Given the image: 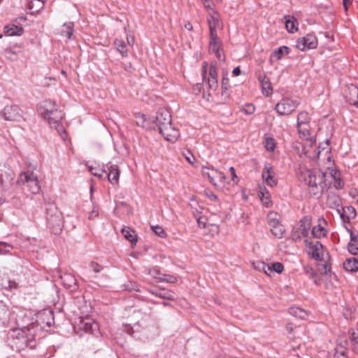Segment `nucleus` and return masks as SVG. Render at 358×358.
I'll return each instance as SVG.
<instances>
[{"mask_svg": "<svg viewBox=\"0 0 358 358\" xmlns=\"http://www.w3.org/2000/svg\"><path fill=\"white\" fill-rule=\"evenodd\" d=\"M134 117L136 124L145 131L164 134L174 130L171 127V116L166 108H159L155 117L147 118L145 115L140 113H135Z\"/></svg>", "mask_w": 358, "mask_h": 358, "instance_id": "nucleus-1", "label": "nucleus"}, {"mask_svg": "<svg viewBox=\"0 0 358 358\" xmlns=\"http://www.w3.org/2000/svg\"><path fill=\"white\" fill-rule=\"evenodd\" d=\"M40 329L38 324L31 323L22 328L10 330L9 336L12 339V348L20 352L26 349L36 348L38 346L36 334Z\"/></svg>", "mask_w": 358, "mask_h": 358, "instance_id": "nucleus-2", "label": "nucleus"}, {"mask_svg": "<svg viewBox=\"0 0 358 358\" xmlns=\"http://www.w3.org/2000/svg\"><path fill=\"white\" fill-rule=\"evenodd\" d=\"M38 113L41 117L48 121L51 127L56 129L58 134H66V131L61 124L63 113L58 109L55 101L48 99L41 102L38 106Z\"/></svg>", "mask_w": 358, "mask_h": 358, "instance_id": "nucleus-3", "label": "nucleus"}, {"mask_svg": "<svg viewBox=\"0 0 358 358\" xmlns=\"http://www.w3.org/2000/svg\"><path fill=\"white\" fill-rule=\"evenodd\" d=\"M325 175L320 171L309 169L301 172L300 180L308 186L309 192L314 196L322 194L326 188Z\"/></svg>", "mask_w": 358, "mask_h": 358, "instance_id": "nucleus-4", "label": "nucleus"}, {"mask_svg": "<svg viewBox=\"0 0 358 358\" xmlns=\"http://www.w3.org/2000/svg\"><path fill=\"white\" fill-rule=\"evenodd\" d=\"M201 171L203 176L207 178L215 187L222 189L226 186L227 178L222 172L213 167L204 166L201 167Z\"/></svg>", "mask_w": 358, "mask_h": 358, "instance_id": "nucleus-5", "label": "nucleus"}, {"mask_svg": "<svg viewBox=\"0 0 358 358\" xmlns=\"http://www.w3.org/2000/svg\"><path fill=\"white\" fill-rule=\"evenodd\" d=\"M17 182L20 185H26L31 194H37L41 189L38 177L33 172L25 171L21 173Z\"/></svg>", "mask_w": 358, "mask_h": 358, "instance_id": "nucleus-6", "label": "nucleus"}, {"mask_svg": "<svg viewBox=\"0 0 358 358\" xmlns=\"http://www.w3.org/2000/svg\"><path fill=\"white\" fill-rule=\"evenodd\" d=\"M47 222L48 227L55 234H59L63 227V218L60 211L56 208H52L47 210Z\"/></svg>", "mask_w": 358, "mask_h": 358, "instance_id": "nucleus-7", "label": "nucleus"}, {"mask_svg": "<svg viewBox=\"0 0 358 358\" xmlns=\"http://www.w3.org/2000/svg\"><path fill=\"white\" fill-rule=\"evenodd\" d=\"M306 250L308 256L317 261H322L324 259V250L322 243L318 241L306 238L304 241Z\"/></svg>", "mask_w": 358, "mask_h": 358, "instance_id": "nucleus-8", "label": "nucleus"}, {"mask_svg": "<svg viewBox=\"0 0 358 358\" xmlns=\"http://www.w3.org/2000/svg\"><path fill=\"white\" fill-rule=\"evenodd\" d=\"M299 105V102L297 100L283 98L276 103L275 110L280 116L289 115L295 111Z\"/></svg>", "mask_w": 358, "mask_h": 358, "instance_id": "nucleus-9", "label": "nucleus"}, {"mask_svg": "<svg viewBox=\"0 0 358 358\" xmlns=\"http://www.w3.org/2000/svg\"><path fill=\"white\" fill-rule=\"evenodd\" d=\"M0 119L20 122L24 120L23 112L16 105L7 106L0 112Z\"/></svg>", "mask_w": 358, "mask_h": 358, "instance_id": "nucleus-10", "label": "nucleus"}, {"mask_svg": "<svg viewBox=\"0 0 358 358\" xmlns=\"http://www.w3.org/2000/svg\"><path fill=\"white\" fill-rule=\"evenodd\" d=\"M317 45V37L312 34H308L305 36L299 38L296 41V48L301 50L305 51L309 49H314Z\"/></svg>", "mask_w": 358, "mask_h": 358, "instance_id": "nucleus-11", "label": "nucleus"}, {"mask_svg": "<svg viewBox=\"0 0 358 358\" xmlns=\"http://www.w3.org/2000/svg\"><path fill=\"white\" fill-rule=\"evenodd\" d=\"M316 143V136H299V140L294 143V148H301L304 153L310 152L309 148L313 147Z\"/></svg>", "mask_w": 358, "mask_h": 358, "instance_id": "nucleus-12", "label": "nucleus"}, {"mask_svg": "<svg viewBox=\"0 0 358 358\" xmlns=\"http://www.w3.org/2000/svg\"><path fill=\"white\" fill-rule=\"evenodd\" d=\"M78 326L85 333L97 336L99 332V324L90 318L80 319Z\"/></svg>", "mask_w": 358, "mask_h": 358, "instance_id": "nucleus-13", "label": "nucleus"}, {"mask_svg": "<svg viewBox=\"0 0 358 358\" xmlns=\"http://www.w3.org/2000/svg\"><path fill=\"white\" fill-rule=\"evenodd\" d=\"M309 121L310 117L307 112L302 111L298 114L297 128L299 134H309Z\"/></svg>", "mask_w": 358, "mask_h": 358, "instance_id": "nucleus-14", "label": "nucleus"}, {"mask_svg": "<svg viewBox=\"0 0 358 358\" xmlns=\"http://www.w3.org/2000/svg\"><path fill=\"white\" fill-rule=\"evenodd\" d=\"M259 270H262L266 275H271L273 273H281L284 270V266L280 262H275L271 265L265 264L264 262H257V267Z\"/></svg>", "mask_w": 358, "mask_h": 358, "instance_id": "nucleus-15", "label": "nucleus"}, {"mask_svg": "<svg viewBox=\"0 0 358 358\" xmlns=\"http://www.w3.org/2000/svg\"><path fill=\"white\" fill-rule=\"evenodd\" d=\"M327 222L324 217H319L317 220V224L313 227L311 229V234L314 238H321L324 237L327 233L325 227Z\"/></svg>", "mask_w": 358, "mask_h": 358, "instance_id": "nucleus-16", "label": "nucleus"}, {"mask_svg": "<svg viewBox=\"0 0 358 358\" xmlns=\"http://www.w3.org/2000/svg\"><path fill=\"white\" fill-rule=\"evenodd\" d=\"M274 171L268 163H266L262 171V176L266 184L273 187L277 185V180L274 178Z\"/></svg>", "mask_w": 358, "mask_h": 358, "instance_id": "nucleus-17", "label": "nucleus"}, {"mask_svg": "<svg viewBox=\"0 0 358 358\" xmlns=\"http://www.w3.org/2000/svg\"><path fill=\"white\" fill-rule=\"evenodd\" d=\"M337 213L343 222H350L356 217V210L351 206H341Z\"/></svg>", "mask_w": 358, "mask_h": 358, "instance_id": "nucleus-18", "label": "nucleus"}, {"mask_svg": "<svg viewBox=\"0 0 358 358\" xmlns=\"http://www.w3.org/2000/svg\"><path fill=\"white\" fill-rule=\"evenodd\" d=\"M210 29V42L209 50L210 51H217V48H220V41L217 35L215 26H212L209 21Z\"/></svg>", "mask_w": 358, "mask_h": 358, "instance_id": "nucleus-19", "label": "nucleus"}, {"mask_svg": "<svg viewBox=\"0 0 358 358\" xmlns=\"http://www.w3.org/2000/svg\"><path fill=\"white\" fill-rule=\"evenodd\" d=\"M342 199L341 198L334 192H329L327 196L326 204L332 209H336V211L341 207Z\"/></svg>", "mask_w": 358, "mask_h": 358, "instance_id": "nucleus-20", "label": "nucleus"}, {"mask_svg": "<svg viewBox=\"0 0 358 358\" xmlns=\"http://www.w3.org/2000/svg\"><path fill=\"white\" fill-rule=\"evenodd\" d=\"M208 88L215 91L217 87V71L215 65L210 64L208 69V78L207 80Z\"/></svg>", "mask_w": 358, "mask_h": 358, "instance_id": "nucleus-21", "label": "nucleus"}, {"mask_svg": "<svg viewBox=\"0 0 358 358\" xmlns=\"http://www.w3.org/2000/svg\"><path fill=\"white\" fill-rule=\"evenodd\" d=\"M24 33V28L14 24H9L3 27V34L6 36H20Z\"/></svg>", "mask_w": 358, "mask_h": 358, "instance_id": "nucleus-22", "label": "nucleus"}, {"mask_svg": "<svg viewBox=\"0 0 358 358\" xmlns=\"http://www.w3.org/2000/svg\"><path fill=\"white\" fill-rule=\"evenodd\" d=\"M258 80L261 84L263 94L266 96L271 95L273 87L269 78L265 75H260L258 76Z\"/></svg>", "mask_w": 358, "mask_h": 358, "instance_id": "nucleus-23", "label": "nucleus"}, {"mask_svg": "<svg viewBox=\"0 0 358 358\" xmlns=\"http://www.w3.org/2000/svg\"><path fill=\"white\" fill-rule=\"evenodd\" d=\"M311 229V218L303 217L299 222V231L303 237L308 238Z\"/></svg>", "mask_w": 358, "mask_h": 358, "instance_id": "nucleus-24", "label": "nucleus"}, {"mask_svg": "<svg viewBox=\"0 0 358 358\" xmlns=\"http://www.w3.org/2000/svg\"><path fill=\"white\" fill-rule=\"evenodd\" d=\"M290 52L289 47L283 45L273 51L270 56L269 61L273 63L275 61L280 60L284 55H288Z\"/></svg>", "mask_w": 358, "mask_h": 358, "instance_id": "nucleus-25", "label": "nucleus"}, {"mask_svg": "<svg viewBox=\"0 0 358 358\" xmlns=\"http://www.w3.org/2000/svg\"><path fill=\"white\" fill-rule=\"evenodd\" d=\"M61 280L66 288L71 289L72 290H76L78 288L76 279L70 273H64L61 275Z\"/></svg>", "mask_w": 358, "mask_h": 358, "instance_id": "nucleus-26", "label": "nucleus"}, {"mask_svg": "<svg viewBox=\"0 0 358 358\" xmlns=\"http://www.w3.org/2000/svg\"><path fill=\"white\" fill-rule=\"evenodd\" d=\"M350 235V241L348 243V251L354 255L358 254V234L353 233L352 230H348Z\"/></svg>", "mask_w": 358, "mask_h": 358, "instance_id": "nucleus-27", "label": "nucleus"}, {"mask_svg": "<svg viewBox=\"0 0 358 358\" xmlns=\"http://www.w3.org/2000/svg\"><path fill=\"white\" fill-rule=\"evenodd\" d=\"M38 317L41 320L42 323L45 324L48 327L52 326L54 322L53 312L51 310H44L40 312Z\"/></svg>", "mask_w": 358, "mask_h": 358, "instance_id": "nucleus-28", "label": "nucleus"}, {"mask_svg": "<svg viewBox=\"0 0 358 358\" xmlns=\"http://www.w3.org/2000/svg\"><path fill=\"white\" fill-rule=\"evenodd\" d=\"M259 196L266 207H270L272 205V200L269 192L267 191L265 187L259 186Z\"/></svg>", "mask_w": 358, "mask_h": 358, "instance_id": "nucleus-29", "label": "nucleus"}, {"mask_svg": "<svg viewBox=\"0 0 358 358\" xmlns=\"http://www.w3.org/2000/svg\"><path fill=\"white\" fill-rule=\"evenodd\" d=\"M106 176L111 184H117L120 177V171L117 166H110L109 168V173H106Z\"/></svg>", "mask_w": 358, "mask_h": 358, "instance_id": "nucleus-30", "label": "nucleus"}, {"mask_svg": "<svg viewBox=\"0 0 358 358\" xmlns=\"http://www.w3.org/2000/svg\"><path fill=\"white\" fill-rule=\"evenodd\" d=\"M74 24L72 22H65L62 26L60 34L66 38L67 40L71 39V36L73 33Z\"/></svg>", "mask_w": 358, "mask_h": 358, "instance_id": "nucleus-31", "label": "nucleus"}, {"mask_svg": "<svg viewBox=\"0 0 358 358\" xmlns=\"http://www.w3.org/2000/svg\"><path fill=\"white\" fill-rule=\"evenodd\" d=\"M322 152L326 154H329L331 152L329 139H326L324 142L320 143L315 149V155L317 157H319Z\"/></svg>", "mask_w": 358, "mask_h": 358, "instance_id": "nucleus-32", "label": "nucleus"}, {"mask_svg": "<svg viewBox=\"0 0 358 358\" xmlns=\"http://www.w3.org/2000/svg\"><path fill=\"white\" fill-rule=\"evenodd\" d=\"M330 175L334 179V187L338 189H342L344 187V182L340 178V172L336 169H331L330 171Z\"/></svg>", "mask_w": 358, "mask_h": 358, "instance_id": "nucleus-33", "label": "nucleus"}, {"mask_svg": "<svg viewBox=\"0 0 358 358\" xmlns=\"http://www.w3.org/2000/svg\"><path fill=\"white\" fill-rule=\"evenodd\" d=\"M344 268L350 272H356L358 271V259L355 258L347 259L343 263Z\"/></svg>", "mask_w": 358, "mask_h": 358, "instance_id": "nucleus-34", "label": "nucleus"}, {"mask_svg": "<svg viewBox=\"0 0 358 358\" xmlns=\"http://www.w3.org/2000/svg\"><path fill=\"white\" fill-rule=\"evenodd\" d=\"M267 223L269 227L280 224V215L274 211H270L266 217Z\"/></svg>", "mask_w": 358, "mask_h": 358, "instance_id": "nucleus-35", "label": "nucleus"}, {"mask_svg": "<svg viewBox=\"0 0 358 358\" xmlns=\"http://www.w3.org/2000/svg\"><path fill=\"white\" fill-rule=\"evenodd\" d=\"M289 313L294 317H298L301 320H305L308 316V313L305 310L299 307L291 308L289 309Z\"/></svg>", "mask_w": 358, "mask_h": 358, "instance_id": "nucleus-36", "label": "nucleus"}, {"mask_svg": "<svg viewBox=\"0 0 358 358\" xmlns=\"http://www.w3.org/2000/svg\"><path fill=\"white\" fill-rule=\"evenodd\" d=\"M271 234L277 238H282L285 231L284 227L280 224L270 227Z\"/></svg>", "mask_w": 358, "mask_h": 358, "instance_id": "nucleus-37", "label": "nucleus"}, {"mask_svg": "<svg viewBox=\"0 0 358 358\" xmlns=\"http://www.w3.org/2000/svg\"><path fill=\"white\" fill-rule=\"evenodd\" d=\"M350 94L352 97H350L348 101L350 104L358 106V88L355 86L352 85L349 87Z\"/></svg>", "mask_w": 358, "mask_h": 358, "instance_id": "nucleus-38", "label": "nucleus"}, {"mask_svg": "<svg viewBox=\"0 0 358 358\" xmlns=\"http://www.w3.org/2000/svg\"><path fill=\"white\" fill-rule=\"evenodd\" d=\"M117 50L123 57H127L128 55V51L127 49V45L124 41L120 39H115L114 42Z\"/></svg>", "mask_w": 358, "mask_h": 358, "instance_id": "nucleus-39", "label": "nucleus"}, {"mask_svg": "<svg viewBox=\"0 0 358 358\" xmlns=\"http://www.w3.org/2000/svg\"><path fill=\"white\" fill-rule=\"evenodd\" d=\"M350 342L351 350L354 353L358 355V331L351 334Z\"/></svg>", "mask_w": 358, "mask_h": 358, "instance_id": "nucleus-40", "label": "nucleus"}, {"mask_svg": "<svg viewBox=\"0 0 358 358\" xmlns=\"http://www.w3.org/2000/svg\"><path fill=\"white\" fill-rule=\"evenodd\" d=\"M134 233V231H131L129 227H124L122 229V234L124 238L131 243H136L137 241L136 236Z\"/></svg>", "mask_w": 358, "mask_h": 358, "instance_id": "nucleus-41", "label": "nucleus"}, {"mask_svg": "<svg viewBox=\"0 0 358 358\" xmlns=\"http://www.w3.org/2000/svg\"><path fill=\"white\" fill-rule=\"evenodd\" d=\"M347 354V349L342 345H338L334 350L333 358H348Z\"/></svg>", "mask_w": 358, "mask_h": 358, "instance_id": "nucleus-42", "label": "nucleus"}, {"mask_svg": "<svg viewBox=\"0 0 358 358\" xmlns=\"http://www.w3.org/2000/svg\"><path fill=\"white\" fill-rule=\"evenodd\" d=\"M12 178L7 173L0 175V189H4L11 184Z\"/></svg>", "mask_w": 358, "mask_h": 358, "instance_id": "nucleus-43", "label": "nucleus"}, {"mask_svg": "<svg viewBox=\"0 0 358 358\" xmlns=\"http://www.w3.org/2000/svg\"><path fill=\"white\" fill-rule=\"evenodd\" d=\"M264 145L266 150L273 152L275 148L276 143L274 138L271 136H268L265 138Z\"/></svg>", "mask_w": 358, "mask_h": 358, "instance_id": "nucleus-44", "label": "nucleus"}, {"mask_svg": "<svg viewBox=\"0 0 358 358\" xmlns=\"http://www.w3.org/2000/svg\"><path fill=\"white\" fill-rule=\"evenodd\" d=\"M8 317V309L2 303H0V325L4 324Z\"/></svg>", "mask_w": 358, "mask_h": 358, "instance_id": "nucleus-45", "label": "nucleus"}, {"mask_svg": "<svg viewBox=\"0 0 358 358\" xmlns=\"http://www.w3.org/2000/svg\"><path fill=\"white\" fill-rule=\"evenodd\" d=\"M44 6L43 1L42 0H32L30 1L29 8L31 10H34L33 12H38L42 9Z\"/></svg>", "mask_w": 358, "mask_h": 358, "instance_id": "nucleus-46", "label": "nucleus"}, {"mask_svg": "<svg viewBox=\"0 0 358 358\" xmlns=\"http://www.w3.org/2000/svg\"><path fill=\"white\" fill-rule=\"evenodd\" d=\"M89 171L94 176L102 178L106 174L105 169L88 166Z\"/></svg>", "mask_w": 358, "mask_h": 358, "instance_id": "nucleus-47", "label": "nucleus"}, {"mask_svg": "<svg viewBox=\"0 0 358 358\" xmlns=\"http://www.w3.org/2000/svg\"><path fill=\"white\" fill-rule=\"evenodd\" d=\"M303 271L310 278L313 280L314 282L316 285H319L320 282L315 278L316 276V273L315 272L314 269L310 266L305 265L303 266Z\"/></svg>", "mask_w": 358, "mask_h": 358, "instance_id": "nucleus-48", "label": "nucleus"}, {"mask_svg": "<svg viewBox=\"0 0 358 358\" xmlns=\"http://www.w3.org/2000/svg\"><path fill=\"white\" fill-rule=\"evenodd\" d=\"M152 294L162 299H173V294L171 291L161 290L159 292H152Z\"/></svg>", "mask_w": 358, "mask_h": 358, "instance_id": "nucleus-49", "label": "nucleus"}, {"mask_svg": "<svg viewBox=\"0 0 358 358\" xmlns=\"http://www.w3.org/2000/svg\"><path fill=\"white\" fill-rule=\"evenodd\" d=\"M285 27L289 32L293 33L297 30L296 20L294 19V17H292V19L286 20Z\"/></svg>", "mask_w": 358, "mask_h": 358, "instance_id": "nucleus-50", "label": "nucleus"}, {"mask_svg": "<svg viewBox=\"0 0 358 358\" xmlns=\"http://www.w3.org/2000/svg\"><path fill=\"white\" fill-rule=\"evenodd\" d=\"M183 156L185 157V159L191 164L194 165V162H196V159L192 152L189 150H187L182 152Z\"/></svg>", "mask_w": 358, "mask_h": 358, "instance_id": "nucleus-51", "label": "nucleus"}, {"mask_svg": "<svg viewBox=\"0 0 358 358\" xmlns=\"http://www.w3.org/2000/svg\"><path fill=\"white\" fill-rule=\"evenodd\" d=\"M151 229L156 235L159 236L161 238H164L166 235L164 229L159 225L151 226Z\"/></svg>", "mask_w": 358, "mask_h": 358, "instance_id": "nucleus-52", "label": "nucleus"}, {"mask_svg": "<svg viewBox=\"0 0 358 358\" xmlns=\"http://www.w3.org/2000/svg\"><path fill=\"white\" fill-rule=\"evenodd\" d=\"M89 266L95 273H100L103 269V267L101 265L93 261L89 264Z\"/></svg>", "mask_w": 358, "mask_h": 358, "instance_id": "nucleus-53", "label": "nucleus"}, {"mask_svg": "<svg viewBox=\"0 0 358 358\" xmlns=\"http://www.w3.org/2000/svg\"><path fill=\"white\" fill-rule=\"evenodd\" d=\"M255 110V107L252 104H246L241 108V111L247 115L252 114Z\"/></svg>", "mask_w": 358, "mask_h": 358, "instance_id": "nucleus-54", "label": "nucleus"}, {"mask_svg": "<svg viewBox=\"0 0 358 358\" xmlns=\"http://www.w3.org/2000/svg\"><path fill=\"white\" fill-rule=\"evenodd\" d=\"M229 78L227 77L223 76L222 79V95L224 94L226 91L229 89Z\"/></svg>", "mask_w": 358, "mask_h": 358, "instance_id": "nucleus-55", "label": "nucleus"}, {"mask_svg": "<svg viewBox=\"0 0 358 358\" xmlns=\"http://www.w3.org/2000/svg\"><path fill=\"white\" fill-rule=\"evenodd\" d=\"M208 220L205 217L199 216L197 217V223L200 228H205L207 224Z\"/></svg>", "mask_w": 358, "mask_h": 358, "instance_id": "nucleus-56", "label": "nucleus"}, {"mask_svg": "<svg viewBox=\"0 0 358 358\" xmlns=\"http://www.w3.org/2000/svg\"><path fill=\"white\" fill-rule=\"evenodd\" d=\"M11 248V245L5 242H0V254L9 253V250H3V248Z\"/></svg>", "mask_w": 358, "mask_h": 358, "instance_id": "nucleus-57", "label": "nucleus"}, {"mask_svg": "<svg viewBox=\"0 0 358 358\" xmlns=\"http://www.w3.org/2000/svg\"><path fill=\"white\" fill-rule=\"evenodd\" d=\"M166 279H162L163 281L169 283H175L177 281L176 277L171 275H165Z\"/></svg>", "mask_w": 358, "mask_h": 358, "instance_id": "nucleus-58", "label": "nucleus"}, {"mask_svg": "<svg viewBox=\"0 0 358 358\" xmlns=\"http://www.w3.org/2000/svg\"><path fill=\"white\" fill-rule=\"evenodd\" d=\"M207 71H208V64L206 62H203L202 63V78H203V80H206Z\"/></svg>", "mask_w": 358, "mask_h": 358, "instance_id": "nucleus-59", "label": "nucleus"}, {"mask_svg": "<svg viewBox=\"0 0 358 358\" xmlns=\"http://www.w3.org/2000/svg\"><path fill=\"white\" fill-rule=\"evenodd\" d=\"M322 270H320L321 273L323 274H327L328 272L330 271L331 267L330 265L327 263H324L322 265Z\"/></svg>", "mask_w": 358, "mask_h": 358, "instance_id": "nucleus-60", "label": "nucleus"}, {"mask_svg": "<svg viewBox=\"0 0 358 358\" xmlns=\"http://www.w3.org/2000/svg\"><path fill=\"white\" fill-rule=\"evenodd\" d=\"M164 139H166L167 141L173 143H176L178 139V136H166L164 137Z\"/></svg>", "mask_w": 358, "mask_h": 358, "instance_id": "nucleus-61", "label": "nucleus"}, {"mask_svg": "<svg viewBox=\"0 0 358 358\" xmlns=\"http://www.w3.org/2000/svg\"><path fill=\"white\" fill-rule=\"evenodd\" d=\"M99 212L96 209L94 208L90 213H89V219L92 220L95 217H98Z\"/></svg>", "mask_w": 358, "mask_h": 358, "instance_id": "nucleus-62", "label": "nucleus"}, {"mask_svg": "<svg viewBox=\"0 0 358 358\" xmlns=\"http://www.w3.org/2000/svg\"><path fill=\"white\" fill-rule=\"evenodd\" d=\"M134 41L135 40L133 36L129 34L127 35V42L129 45L132 46L134 43Z\"/></svg>", "mask_w": 358, "mask_h": 358, "instance_id": "nucleus-63", "label": "nucleus"}, {"mask_svg": "<svg viewBox=\"0 0 358 358\" xmlns=\"http://www.w3.org/2000/svg\"><path fill=\"white\" fill-rule=\"evenodd\" d=\"M232 74L234 76H238L241 74V69L238 66L235 67L232 71Z\"/></svg>", "mask_w": 358, "mask_h": 358, "instance_id": "nucleus-64", "label": "nucleus"}]
</instances>
